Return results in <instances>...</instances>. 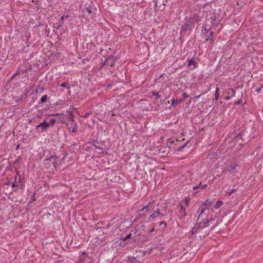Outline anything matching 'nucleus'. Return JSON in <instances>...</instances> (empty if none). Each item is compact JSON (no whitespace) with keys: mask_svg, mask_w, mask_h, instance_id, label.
<instances>
[{"mask_svg":"<svg viewBox=\"0 0 263 263\" xmlns=\"http://www.w3.org/2000/svg\"><path fill=\"white\" fill-rule=\"evenodd\" d=\"M211 203L212 201L208 199L203 203L202 205L200 206L199 209V210L200 211V213L198 217L197 221L199 223L201 227L205 228L208 226L209 225L208 223L214 219L209 215L206 216V217H204L205 215L204 214V212L205 210V207L206 206H210Z\"/></svg>","mask_w":263,"mask_h":263,"instance_id":"nucleus-1","label":"nucleus"},{"mask_svg":"<svg viewBox=\"0 0 263 263\" xmlns=\"http://www.w3.org/2000/svg\"><path fill=\"white\" fill-rule=\"evenodd\" d=\"M187 67L191 70L194 69L197 66V63L195 62V59L194 57H189L185 62Z\"/></svg>","mask_w":263,"mask_h":263,"instance_id":"nucleus-2","label":"nucleus"},{"mask_svg":"<svg viewBox=\"0 0 263 263\" xmlns=\"http://www.w3.org/2000/svg\"><path fill=\"white\" fill-rule=\"evenodd\" d=\"M49 126V124H48L46 120H44L43 122L36 126V128H41V132H44L46 131Z\"/></svg>","mask_w":263,"mask_h":263,"instance_id":"nucleus-3","label":"nucleus"},{"mask_svg":"<svg viewBox=\"0 0 263 263\" xmlns=\"http://www.w3.org/2000/svg\"><path fill=\"white\" fill-rule=\"evenodd\" d=\"M238 166V164L235 162H231L230 165L227 167L226 170L230 173H234Z\"/></svg>","mask_w":263,"mask_h":263,"instance_id":"nucleus-4","label":"nucleus"},{"mask_svg":"<svg viewBox=\"0 0 263 263\" xmlns=\"http://www.w3.org/2000/svg\"><path fill=\"white\" fill-rule=\"evenodd\" d=\"M50 161H51L52 165L54 168H57L58 166V162L59 161V158L54 155H51L49 156Z\"/></svg>","mask_w":263,"mask_h":263,"instance_id":"nucleus-5","label":"nucleus"},{"mask_svg":"<svg viewBox=\"0 0 263 263\" xmlns=\"http://www.w3.org/2000/svg\"><path fill=\"white\" fill-rule=\"evenodd\" d=\"M180 209L179 210V217L180 218L184 217L186 215L185 209L183 208V206L181 204H179Z\"/></svg>","mask_w":263,"mask_h":263,"instance_id":"nucleus-6","label":"nucleus"},{"mask_svg":"<svg viewBox=\"0 0 263 263\" xmlns=\"http://www.w3.org/2000/svg\"><path fill=\"white\" fill-rule=\"evenodd\" d=\"M230 91L232 92V95L231 96H227L224 98V99L227 101L230 100L232 97H235L236 94V90L233 88H230L228 89L227 92V95H229L230 94Z\"/></svg>","mask_w":263,"mask_h":263,"instance_id":"nucleus-7","label":"nucleus"},{"mask_svg":"<svg viewBox=\"0 0 263 263\" xmlns=\"http://www.w3.org/2000/svg\"><path fill=\"white\" fill-rule=\"evenodd\" d=\"M171 103H172V106L169 107V109H170V110H173L175 108V107L177 105L178 103H177L176 100H175L174 98H173L171 100Z\"/></svg>","mask_w":263,"mask_h":263,"instance_id":"nucleus-8","label":"nucleus"},{"mask_svg":"<svg viewBox=\"0 0 263 263\" xmlns=\"http://www.w3.org/2000/svg\"><path fill=\"white\" fill-rule=\"evenodd\" d=\"M213 32L211 31L210 32L209 35L208 36L207 38L206 39V41L208 42L210 41L211 42H213Z\"/></svg>","mask_w":263,"mask_h":263,"instance_id":"nucleus-9","label":"nucleus"},{"mask_svg":"<svg viewBox=\"0 0 263 263\" xmlns=\"http://www.w3.org/2000/svg\"><path fill=\"white\" fill-rule=\"evenodd\" d=\"M158 216L156 215V213H155V212H153L152 214L149 216L148 217V220L149 221H152L154 218L158 217Z\"/></svg>","mask_w":263,"mask_h":263,"instance_id":"nucleus-10","label":"nucleus"},{"mask_svg":"<svg viewBox=\"0 0 263 263\" xmlns=\"http://www.w3.org/2000/svg\"><path fill=\"white\" fill-rule=\"evenodd\" d=\"M223 202L220 200H218L216 202V204L215 205V208L216 209H219L223 205Z\"/></svg>","mask_w":263,"mask_h":263,"instance_id":"nucleus-11","label":"nucleus"},{"mask_svg":"<svg viewBox=\"0 0 263 263\" xmlns=\"http://www.w3.org/2000/svg\"><path fill=\"white\" fill-rule=\"evenodd\" d=\"M51 163V161H50L49 157L46 158V159L44 161V164L45 165H47L48 166H50L51 165L50 163Z\"/></svg>","mask_w":263,"mask_h":263,"instance_id":"nucleus-12","label":"nucleus"},{"mask_svg":"<svg viewBox=\"0 0 263 263\" xmlns=\"http://www.w3.org/2000/svg\"><path fill=\"white\" fill-rule=\"evenodd\" d=\"M219 90V88L217 87L216 88V91L215 93V99L216 100H217L219 97V93L218 91Z\"/></svg>","mask_w":263,"mask_h":263,"instance_id":"nucleus-13","label":"nucleus"},{"mask_svg":"<svg viewBox=\"0 0 263 263\" xmlns=\"http://www.w3.org/2000/svg\"><path fill=\"white\" fill-rule=\"evenodd\" d=\"M185 204L186 206H189L190 202V198L189 197H185L184 200Z\"/></svg>","mask_w":263,"mask_h":263,"instance_id":"nucleus-14","label":"nucleus"},{"mask_svg":"<svg viewBox=\"0 0 263 263\" xmlns=\"http://www.w3.org/2000/svg\"><path fill=\"white\" fill-rule=\"evenodd\" d=\"M154 212L155 213H156V215L157 216L160 217L161 218L164 217V216L163 214L160 213V210L159 209H157V210H155Z\"/></svg>","mask_w":263,"mask_h":263,"instance_id":"nucleus-15","label":"nucleus"},{"mask_svg":"<svg viewBox=\"0 0 263 263\" xmlns=\"http://www.w3.org/2000/svg\"><path fill=\"white\" fill-rule=\"evenodd\" d=\"M77 131H78V125L76 123H74L72 127L71 132L72 133H76L77 132Z\"/></svg>","mask_w":263,"mask_h":263,"instance_id":"nucleus-16","label":"nucleus"},{"mask_svg":"<svg viewBox=\"0 0 263 263\" xmlns=\"http://www.w3.org/2000/svg\"><path fill=\"white\" fill-rule=\"evenodd\" d=\"M152 93L153 96L156 97V100H158L160 98V96L159 95V93L156 91H152Z\"/></svg>","mask_w":263,"mask_h":263,"instance_id":"nucleus-17","label":"nucleus"},{"mask_svg":"<svg viewBox=\"0 0 263 263\" xmlns=\"http://www.w3.org/2000/svg\"><path fill=\"white\" fill-rule=\"evenodd\" d=\"M55 122H56V120L54 118H52V119H51L50 120V122L48 123V124H49V126L50 125H53L55 123Z\"/></svg>","mask_w":263,"mask_h":263,"instance_id":"nucleus-18","label":"nucleus"},{"mask_svg":"<svg viewBox=\"0 0 263 263\" xmlns=\"http://www.w3.org/2000/svg\"><path fill=\"white\" fill-rule=\"evenodd\" d=\"M198 185L199 186V188H200L201 189H204L207 186L206 184H202L201 182H200Z\"/></svg>","mask_w":263,"mask_h":263,"instance_id":"nucleus-19","label":"nucleus"},{"mask_svg":"<svg viewBox=\"0 0 263 263\" xmlns=\"http://www.w3.org/2000/svg\"><path fill=\"white\" fill-rule=\"evenodd\" d=\"M46 99H47V96L44 95L41 98V102L42 103H44L46 101Z\"/></svg>","mask_w":263,"mask_h":263,"instance_id":"nucleus-20","label":"nucleus"},{"mask_svg":"<svg viewBox=\"0 0 263 263\" xmlns=\"http://www.w3.org/2000/svg\"><path fill=\"white\" fill-rule=\"evenodd\" d=\"M263 88V85H261L259 87L256 89V91L257 93L261 92L262 89Z\"/></svg>","mask_w":263,"mask_h":263,"instance_id":"nucleus-21","label":"nucleus"},{"mask_svg":"<svg viewBox=\"0 0 263 263\" xmlns=\"http://www.w3.org/2000/svg\"><path fill=\"white\" fill-rule=\"evenodd\" d=\"M236 190V189H233V190H232L230 192H228L227 193V194L229 196H231V195H232V194L233 193H234Z\"/></svg>","mask_w":263,"mask_h":263,"instance_id":"nucleus-22","label":"nucleus"},{"mask_svg":"<svg viewBox=\"0 0 263 263\" xmlns=\"http://www.w3.org/2000/svg\"><path fill=\"white\" fill-rule=\"evenodd\" d=\"M19 72L18 71H16L15 73H14L12 76H11V80L13 79L18 74Z\"/></svg>","mask_w":263,"mask_h":263,"instance_id":"nucleus-23","label":"nucleus"},{"mask_svg":"<svg viewBox=\"0 0 263 263\" xmlns=\"http://www.w3.org/2000/svg\"><path fill=\"white\" fill-rule=\"evenodd\" d=\"M182 96H183L184 99H187L189 98V95L186 92H184L183 93Z\"/></svg>","mask_w":263,"mask_h":263,"instance_id":"nucleus-24","label":"nucleus"},{"mask_svg":"<svg viewBox=\"0 0 263 263\" xmlns=\"http://www.w3.org/2000/svg\"><path fill=\"white\" fill-rule=\"evenodd\" d=\"M150 204V203H149L147 205L145 206L144 208H143L140 211H143L145 209H146L147 211L148 210V206H149V205Z\"/></svg>","mask_w":263,"mask_h":263,"instance_id":"nucleus-25","label":"nucleus"},{"mask_svg":"<svg viewBox=\"0 0 263 263\" xmlns=\"http://www.w3.org/2000/svg\"><path fill=\"white\" fill-rule=\"evenodd\" d=\"M60 86H61V87H63V88H65V87H66V83H62V84L60 85Z\"/></svg>","mask_w":263,"mask_h":263,"instance_id":"nucleus-26","label":"nucleus"},{"mask_svg":"<svg viewBox=\"0 0 263 263\" xmlns=\"http://www.w3.org/2000/svg\"><path fill=\"white\" fill-rule=\"evenodd\" d=\"M164 225V227H166V222L165 221H162L160 223V225L161 226V225Z\"/></svg>","mask_w":263,"mask_h":263,"instance_id":"nucleus-27","label":"nucleus"},{"mask_svg":"<svg viewBox=\"0 0 263 263\" xmlns=\"http://www.w3.org/2000/svg\"><path fill=\"white\" fill-rule=\"evenodd\" d=\"M199 189V188L198 185L194 186L193 187V189L194 190H197V189Z\"/></svg>","mask_w":263,"mask_h":263,"instance_id":"nucleus-28","label":"nucleus"},{"mask_svg":"<svg viewBox=\"0 0 263 263\" xmlns=\"http://www.w3.org/2000/svg\"><path fill=\"white\" fill-rule=\"evenodd\" d=\"M235 103L239 105V104H240L241 103V101L240 100H238V101L236 102Z\"/></svg>","mask_w":263,"mask_h":263,"instance_id":"nucleus-29","label":"nucleus"},{"mask_svg":"<svg viewBox=\"0 0 263 263\" xmlns=\"http://www.w3.org/2000/svg\"><path fill=\"white\" fill-rule=\"evenodd\" d=\"M87 11L88 14H90L91 13V11L90 9H87Z\"/></svg>","mask_w":263,"mask_h":263,"instance_id":"nucleus-30","label":"nucleus"},{"mask_svg":"<svg viewBox=\"0 0 263 263\" xmlns=\"http://www.w3.org/2000/svg\"><path fill=\"white\" fill-rule=\"evenodd\" d=\"M176 100H177V103H181L182 101V99Z\"/></svg>","mask_w":263,"mask_h":263,"instance_id":"nucleus-31","label":"nucleus"},{"mask_svg":"<svg viewBox=\"0 0 263 263\" xmlns=\"http://www.w3.org/2000/svg\"><path fill=\"white\" fill-rule=\"evenodd\" d=\"M65 17V16H64V15H63V16H61V20L62 21H63V20H64Z\"/></svg>","mask_w":263,"mask_h":263,"instance_id":"nucleus-32","label":"nucleus"},{"mask_svg":"<svg viewBox=\"0 0 263 263\" xmlns=\"http://www.w3.org/2000/svg\"><path fill=\"white\" fill-rule=\"evenodd\" d=\"M130 235H128L126 236V238H129Z\"/></svg>","mask_w":263,"mask_h":263,"instance_id":"nucleus-33","label":"nucleus"},{"mask_svg":"<svg viewBox=\"0 0 263 263\" xmlns=\"http://www.w3.org/2000/svg\"><path fill=\"white\" fill-rule=\"evenodd\" d=\"M54 115L58 116V115H59V114H56L55 115H51V116H54Z\"/></svg>","mask_w":263,"mask_h":263,"instance_id":"nucleus-34","label":"nucleus"},{"mask_svg":"<svg viewBox=\"0 0 263 263\" xmlns=\"http://www.w3.org/2000/svg\"><path fill=\"white\" fill-rule=\"evenodd\" d=\"M197 192H194V194H197Z\"/></svg>","mask_w":263,"mask_h":263,"instance_id":"nucleus-35","label":"nucleus"}]
</instances>
